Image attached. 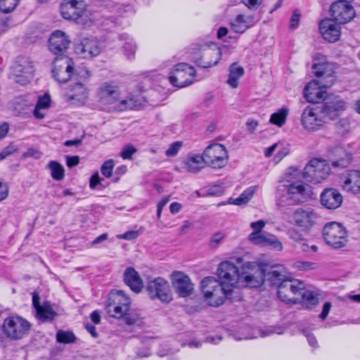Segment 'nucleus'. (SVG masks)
<instances>
[{
    "label": "nucleus",
    "mask_w": 360,
    "mask_h": 360,
    "mask_svg": "<svg viewBox=\"0 0 360 360\" xmlns=\"http://www.w3.org/2000/svg\"><path fill=\"white\" fill-rule=\"evenodd\" d=\"M99 96L103 102L115 103L120 96L118 86L113 82L103 83L99 89Z\"/></svg>",
    "instance_id": "31"
},
{
    "label": "nucleus",
    "mask_w": 360,
    "mask_h": 360,
    "mask_svg": "<svg viewBox=\"0 0 360 360\" xmlns=\"http://www.w3.org/2000/svg\"><path fill=\"white\" fill-rule=\"evenodd\" d=\"M86 6L83 0H63L60 6L61 15L65 19L75 20Z\"/></svg>",
    "instance_id": "26"
},
{
    "label": "nucleus",
    "mask_w": 360,
    "mask_h": 360,
    "mask_svg": "<svg viewBox=\"0 0 360 360\" xmlns=\"http://www.w3.org/2000/svg\"><path fill=\"white\" fill-rule=\"evenodd\" d=\"M101 50L98 41L93 37L82 38L75 46V53L84 58L97 56Z\"/></svg>",
    "instance_id": "19"
},
{
    "label": "nucleus",
    "mask_w": 360,
    "mask_h": 360,
    "mask_svg": "<svg viewBox=\"0 0 360 360\" xmlns=\"http://www.w3.org/2000/svg\"><path fill=\"white\" fill-rule=\"evenodd\" d=\"M288 236L292 240L295 244L296 248H300L303 252L309 251V245L307 243V240L302 236V235L296 229H291L288 231Z\"/></svg>",
    "instance_id": "38"
},
{
    "label": "nucleus",
    "mask_w": 360,
    "mask_h": 360,
    "mask_svg": "<svg viewBox=\"0 0 360 360\" xmlns=\"http://www.w3.org/2000/svg\"><path fill=\"white\" fill-rule=\"evenodd\" d=\"M139 236V232L137 231H129L124 233L117 235V238L124 240H134Z\"/></svg>",
    "instance_id": "58"
},
{
    "label": "nucleus",
    "mask_w": 360,
    "mask_h": 360,
    "mask_svg": "<svg viewBox=\"0 0 360 360\" xmlns=\"http://www.w3.org/2000/svg\"><path fill=\"white\" fill-rule=\"evenodd\" d=\"M323 236L326 243L335 249L345 247L347 243V230L336 221L328 222L324 226Z\"/></svg>",
    "instance_id": "5"
},
{
    "label": "nucleus",
    "mask_w": 360,
    "mask_h": 360,
    "mask_svg": "<svg viewBox=\"0 0 360 360\" xmlns=\"http://www.w3.org/2000/svg\"><path fill=\"white\" fill-rule=\"evenodd\" d=\"M302 333L304 334V335L306 336L307 339V341H308V343L309 344V345L314 348V349H316L318 347L319 345H318V342L316 340V337L312 334L310 332H309L308 330H302Z\"/></svg>",
    "instance_id": "56"
},
{
    "label": "nucleus",
    "mask_w": 360,
    "mask_h": 360,
    "mask_svg": "<svg viewBox=\"0 0 360 360\" xmlns=\"http://www.w3.org/2000/svg\"><path fill=\"white\" fill-rule=\"evenodd\" d=\"M292 266L299 271H309L316 269V264L307 261H297L292 264Z\"/></svg>",
    "instance_id": "50"
},
{
    "label": "nucleus",
    "mask_w": 360,
    "mask_h": 360,
    "mask_svg": "<svg viewBox=\"0 0 360 360\" xmlns=\"http://www.w3.org/2000/svg\"><path fill=\"white\" fill-rule=\"evenodd\" d=\"M183 143L181 141H176L172 143L167 150L165 151V155L167 157H174L177 155Z\"/></svg>",
    "instance_id": "53"
},
{
    "label": "nucleus",
    "mask_w": 360,
    "mask_h": 360,
    "mask_svg": "<svg viewBox=\"0 0 360 360\" xmlns=\"http://www.w3.org/2000/svg\"><path fill=\"white\" fill-rule=\"evenodd\" d=\"M264 268L267 269L265 280L268 281L271 285H275L277 288L289 276L286 269L281 264H276L271 266H264Z\"/></svg>",
    "instance_id": "29"
},
{
    "label": "nucleus",
    "mask_w": 360,
    "mask_h": 360,
    "mask_svg": "<svg viewBox=\"0 0 360 360\" xmlns=\"http://www.w3.org/2000/svg\"><path fill=\"white\" fill-rule=\"evenodd\" d=\"M137 105V101L133 98H128L120 101L115 106V108L122 111L126 110H132Z\"/></svg>",
    "instance_id": "49"
},
{
    "label": "nucleus",
    "mask_w": 360,
    "mask_h": 360,
    "mask_svg": "<svg viewBox=\"0 0 360 360\" xmlns=\"http://www.w3.org/2000/svg\"><path fill=\"white\" fill-rule=\"evenodd\" d=\"M49 50L53 54L62 56H64L63 53L68 49L71 41L64 32L56 30L49 37Z\"/></svg>",
    "instance_id": "22"
},
{
    "label": "nucleus",
    "mask_w": 360,
    "mask_h": 360,
    "mask_svg": "<svg viewBox=\"0 0 360 360\" xmlns=\"http://www.w3.org/2000/svg\"><path fill=\"white\" fill-rule=\"evenodd\" d=\"M331 303L329 302H326L323 304V309L321 313L319 315V317L324 320L328 315V313L331 309Z\"/></svg>",
    "instance_id": "64"
},
{
    "label": "nucleus",
    "mask_w": 360,
    "mask_h": 360,
    "mask_svg": "<svg viewBox=\"0 0 360 360\" xmlns=\"http://www.w3.org/2000/svg\"><path fill=\"white\" fill-rule=\"evenodd\" d=\"M56 340L60 343L70 344L75 342L76 337L71 331L58 330L56 333Z\"/></svg>",
    "instance_id": "45"
},
{
    "label": "nucleus",
    "mask_w": 360,
    "mask_h": 360,
    "mask_svg": "<svg viewBox=\"0 0 360 360\" xmlns=\"http://www.w3.org/2000/svg\"><path fill=\"white\" fill-rule=\"evenodd\" d=\"M201 290L208 304L212 307L221 305L225 299L231 302L241 300L239 292L233 289L226 288L215 278L210 276L201 281Z\"/></svg>",
    "instance_id": "1"
},
{
    "label": "nucleus",
    "mask_w": 360,
    "mask_h": 360,
    "mask_svg": "<svg viewBox=\"0 0 360 360\" xmlns=\"http://www.w3.org/2000/svg\"><path fill=\"white\" fill-rule=\"evenodd\" d=\"M311 68L316 77L322 78L324 86H330L335 81V66L327 62L323 55L315 56Z\"/></svg>",
    "instance_id": "10"
},
{
    "label": "nucleus",
    "mask_w": 360,
    "mask_h": 360,
    "mask_svg": "<svg viewBox=\"0 0 360 360\" xmlns=\"http://www.w3.org/2000/svg\"><path fill=\"white\" fill-rule=\"evenodd\" d=\"M76 22L84 27H89L92 22V14L86 9V6L83 8L81 13L78 15V18L75 19Z\"/></svg>",
    "instance_id": "44"
},
{
    "label": "nucleus",
    "mask_w": 360,
    "mask_h": 360,
    "mask_svg": "<svg viewBox=\"0 0 360 360\" xmlns=\"http://www.w3.org/2000/svg\"><path fill=\"white\" fill-rule=\"evenodd\" d=\"M204 159L202 155L192 154L188 155L184 160V168L191 173H198L203 167Z\"/></svg>",
    "instance_id": "34"
},
{
    "label": "nucleus",
    "mask_w": 360,
    "mask_h": 360,
    "mask_svg": "<svg viewBox=\"0 0 360 360\" xmlns=\"http://www.w3.org/2000/svg\"><path fill=\"white\" fill-rule=\"evenodd\" d=\"M265 226V221L263 220H259L257 221H254L250 224V227L254 229L253 232L261 233V231Z\"/></svg>",
    "instance_id": "60"
},
{
    "label": "nucleus",
    "mask_w": 360,
    "mask_h": 360,
    "mask_svg": "<svg viewBox=\"0 0 360 360\" xmlns=\"http://www.w3.org/2000/svg\"><path fill=\"white\" fill-rule=\"evenodd\" d=\"M330 13L333 19L339 24H345L349 22L355 15L354 8L347 1L340 0L332 4Z\"/></svg>",
    "instance_id": "17"
},
{
    "label": "nucleus",
    "mask_w": 360,
    "mask_h": 360,
    "mask_svg": "<svg viewBox=\"0 0 360 360\" xmlns=\"http://www.w3.org/2000/svg\"><path fill=\"white\" fill-rule=\"evenodd\" d=\"M195 70L187 63H181L176 65L171 70L169 76L170 84L178 88H183L194 82Z\"/></svg>",
    "instance_id": "8"
},
{
    "label": "nucleus",
    "mask_w": 360,
    "mask_h": 360,
    "mask_svg": "<svg viewBox=\"0 0 360 360\" xmlns=\"http://www.w3.org/2000/svg\"><path fill=\"white\" fill-rule=\"evenodd\" d=\"M169 197H165L163 198L157 205V217L158 219H160L161 217V213L163 207L167 204L169 202Z\"/></svg>",
    "instance_id": "59"
},
{
    "label": "nucleus",
    "mask_w": 360,
    "mask_h": 360,
    "mask_svg": "<svg viewBox=\"0 0 360 360\" xmlns=\"http://www.w3.org/2000/svg\"><path fill=\"white\" fill-rule=\"evenodd\" d=\"M331 165L334 167L345 168L352 162V154L342 146H337L328 150Z\"/></svg>",
    "instance_id": "24"
},
{
    "label": "nucleus",
    "mask_w": 360,
    "mask_h": 360,
    "mask_svg": "<svg viewBox=\"0 0 360 360\" xmlns=\"http://www.w3.org/2000/svg\"><path fill=\"white\" fill-rule=\"evenodd\" d=\"M221 51L220 48L207 49L202 52L200 57L195 59V62L202 68H209L216 65L221 59Z\"/></svg>",
    "instance_id": "28"
},
{
    "label": "nucleus",
    "mask_w": 360,
    "mask_h": 360,
    "mask_svg": "<svg viewBox=\"0 0 360 360\" xmlns=\"http://www.w3.org/2000/svg\"><path fill=\"white\" fill-rule=\"evenodd\" d=\"M338 23L335 20L330 18H326L321 21L319 30L325 40L333 43L340 39L341 28Z\"/></svg>",
    "instance_id": "23"
},
{
    "label": "nucleus",
    "mask_w": 360,
    "mask_h": 360,
    "mask_svg": "<svg viewBox=\"0 0 360 360\" xmlns=\"http://www.w3.org/2000/svg\"><path fill=\"white\" fill-rule=\"evenodd\" d=\"M41 153H39L37 150L31 148H29L25 153H23L22 156L24 158H34L38 159L41 157Z\"/></svg>",
    "instance_id": "61"
},
{
    "label": "nucleus",
    "mask_w": 360,
    "mask_h": 360,
    "mask_svg": "<svg viewBox=\"0 0 360 360\" xmlns=\"http://www.w3.org/2000/svg\"><path fill=\"white\" fill-rule=\"evenodd\" d=\"M266 268L256 262H247L241 266L240 278L249 288L259 287L265 281Z\"/></svg>",
    "instance_id": "3"
},
{
    "label": "nucleus",
    "mask_w": 360,
    "mask_h": 360,
    "mask_svg": "<svg viewBox=\"0 0 360 360\" xmlns=\"http://www.w3.org/2000/svg\"><path fill=\"white\" fill-rule=\"evenodd\" d=\"M343 186L345 189L349 188L353 192L360 193V171H353L345 180Z\"/></svg>",
    "instance_id": "37"
},
{
    "label": "nucleus",
    "mask_w": 360,
    "mask_h": 360,
    "mask_svg": "<svg viewBox=\"0 0 360 360\" xmlns=\"http://www.w3.org/2000/svg\"><path fill=\"white\" fill-rule=\"evenodd\" d=\"M32 305L36 311V317L42 322L53 321L57 313L53 309L50 302L40 304V297L37 292H32Z\"/></svg>",
    "instance_id": "21"
},
{
    "label": "nucleus",
    "mask_w": 360,
    "mask_h": 360,
    "mask_svg": "<svg viewBox=\"0 0 360 360\" xmlns=\"http://www.w3.org/2000/svg\"><path fill=\"white\" fill-rule=\"evenodd\" d=\"M330 170L326 160L314 158L305 166L303 177L308 182L317 184L327 178Z\"/></svg>",
    "instance_id": "9"
},
{
    "label": "nucleus",
    "mask_w": 360,
    "mask_h": 360,
    "mask_svg": "<svg viewBox=\"0 0 360 360\" xmlns=\"http://www.w3.org/2000/svg\"><path fill=\"white\" fill-rule=\"evenodd\" d=\"M255 23V18L252 15L239 14L231 21V26L234 32L243 34Z\"/></svg>",
    "instance_id": "32"
},
{
    "label": "nucleus",
    "mask_w": 360,
    "mask_h": 360,
    "mask_svg": "<svg viewBox=\"0 0 360 360\" xmlns=\"http://www.w3.org/2000/svg\"><path fill=\"white\" fill-rule=\"evenodd\" d=\"M114 167L115 162L113 160L110 159L105 161L101 167L102 175L106 178H110L112 176Z\"/></svg>",
    "instance_id": "51"
},
{
    "label": "nucleus",
    "mask_w": 360,
    "mask_h": 360,
    "mask_svg": "<svg viewBox=\"0 0 360 360\" xmlns=\"http://www.w3.org/2000/svg\"><path fill=\"white\" fill-rule=\"evenodd\" d=\"M278 288L277 295L283 302L296 303L298 298L295 296L304 290V283L299 280L288 278L281 283Z\"/></svg>",
    "instance_id": "12"
},
{
    "label": "nucleus",
    "mask_w": 360,
    "mask_h": 360,
    "mask_svg": "<svg viewBox=\"0 0 360 360\" xmlns=\"http://www.w3.org/2000/svg\"><path fill=\"white\" fill-rule=\"evenodd\" d=\"M311 188L302 184L292 183L289 184H280L276 191V205L281 210L285 207L303 203L311 195Z\"/></svg>",
    "instance_id": "2"
},
{
    "label": "nucleus",
    "mask_w": 360,
    "mask_h": 360,
    "mask_svg": "<svg viewBox=\"0 0 360 360\" xmlns=\"http://www.w3.org/2000/svg\"><path fill=\"white\" fill-rule=\"evenodd\" d=\"M75 63L66 56H57L53 62V77L59 83L68 82L75 76Z\"/></svg>",
    "instance_id": "11"
},
{
    "label": "nucleus",
    "mask_w": 360,
    "mask_h": 360,
    "mask_svg": "<svg viewBox=\"0 0 360 360\" xmlns=\"http://www.w3.org/2000/svg\"><path fill=\"white\" fill-rule=\"evenodd\" d=\"M264 245H270L276 250L281 251L283 245L281 241L274 235L266 233Z\"/></svg>",
    "instance_id": "48"
},
{
    "label": "nucleus",
    "mask_w": 360,
    "mask_h": 360,
    "mask_svg": "<svg viewBox=\"0 0 360 360\" xmlns=\"http://www.w3.org/2000/svg\"><path fill=\"white\" fill-rule=\"evenodd\" d=\"M326 91L319 87L315 80L309 82L304 89V96L309 103H319L325 98Z\"/></svg>",
    "instance_id": "33"
},
{
    "label": "nucleus",
    "mask_w": 360,
    "mask_h": 360,
    "mask_svg": "<svg viewBox=\"0 0 360 360\" xmlns=\"http://www.w3.org/2000/svg\"><path fill=\"white\" fill-rule=\"evenodd\" d=\"M123 279L124 283L133 292L139 293L141 291L143 283L139 274L134 268L131 266L127 267L124 272Z\"/></svg>",
    "instance_id": "30"
},
{
    "label": "nucleus",
    "mask_w": 360,
    "mask_h": 360,
    "mask_svg": "<svg viewBox=\"0 0 360 360\" xmlns=\"http://www.w3.org/2000/svg\"><path fill=\"white\" fill-rule=\"evenodd\" d=\"M48 167L51 170L52 178L56 181H61L65 176V170L63 167L56 161H50Z\"/></svg>",
    "instance_id": "40"
},
{
    "label": "nucleus",
    "mask_w": 360,
    "mask_h": 360,
    "mask_svg": "<svg viewBox=\"0 0 360 360\" xmlns=\"http://www.w3.org/2000/svg\"><path fill=\"white\" fill-rule=\"evenodd\" d=\"M321 205L326 209L335 210L342 203V196L336 189L325 188L320 195Z\"/></svg>",
    "instance_id": "27"
},
{
    "label": "nucleus",
    "mask_w": 360,
    "mask_h": 360,
    "mask_svg": "<svg viewBox=\"0 0 360 360\" xmlns=\"http://www.w3.org/2000/svg\"><path fill=\"white\" fill-rule=\"evenodd\" d=\"M124 319L125 321V323L127 325L131 326V325L138 324L139 322L140 318L138 314H136L134 312L130 311V310H129L124 315Z\"/></svg>",
    "instance_id": "54"
},
{
    "label": "nucleus",
    "mask_w": 360,
    "mask_h": 360,
    "mask_svg": "<svg viewBox=\"0 0 360 360\" xmlns=\"http://www.w3.org/2000/svg\"><path fill=\"white\" fill-rule=\"evenodd\" d=\"M30 327L31 325L27 320L15 316L5 319L1 326V330L8 338L20 340L28 334Z\"/></svg>",
    "instance_id": "4"
},
{
    "label": "nucleus",
    "mask_w": 360,
    "mask_h": 360,
    "mask_svg": "<svg viewBox=\"0 0 360 360\" xmlns=\"http://www.w3.org/2000/svg\"><path fill=\"white\" fill-rule=\"evenodd\" d=\"M204 163L214 169H221L227 164L229 155L226 147L220 143L208 146L202 153Z\"/></svg>",
    "instance_id": "7"
},
{
    "label": "nucleus",
    "mask_w": 360,
    "mask_h": 360,
    "mask_svg": "<svg viewBox=\"0 0 360 360\" xmlns=\"http://www.w3.org/2000/svg\"><path fill=\"white\" fill-rule=\"evenodd\" d=\"M265 233L252 232L249 235L248 239L255 245H264Z\"/></svg>",
    "instance_id": "52"
},
{
    "label": "nucleus",
    "mask_w": 360,
    "mask_h": 360,
    "mask_svg": "<svg viewBox=\"0 0 360 360\" xmlns=\"http://www.w3.org/2000/svg\"><path fill=\"white\" fill-rule=\"evenodd\" d=\"M100 177L98 172L94 174L90 178L89 181V186L91 189H94L96 188L98 185L100 184Z\"/></svg>",
    "instance_id": "63"
},
{
    "label": "nucleus",
    "mask_w": 360,
    "mask_h": 360,
    "mask_svg": "<svg viewBox=\"0 0 360 360\" xmlns=\"http://www.w3.org/2000/svg\"><path fill=\"white\" fill-rule=\"evenodd\" d=\"M300 13L297 10L294 11L290 20V29L295 30L298 27Z\"/></svg>",
    "instance_id": "57"
},
{
    "label": "nucleus",
    "mask_w": 360,
    "mask_h": 360,
    "mask_svg": "<svg viewBox=\"0 0 360 360\" xmlns=\"http://www.w3.org/2000/svg\"><path fill=\"white\" fill-rule=\"evenodd\" d=\"M120 39L124 41L122 46L124 55L128 59H133L136 50V45L134 39L127 34H121Z\"/></svg>",
    "instance_id": "36"
},
{
    "label": "nucleus",
    "mask_w": 360,
    "mask_h": 360,
    "mask_svg": "<svg viewBox=\"0 0 360 360\" xmlns=\"http://www.w3.org/2000/svg\"><path fill=\"white\" fill-rule=\"evenodd\" d=\"M20 0H0V12L8 13L13 11Z\"/></svg>",
    "instance_id": "47"
},
{
    "label": "nucleus",
    "mask_w": 360,
    "mask_h": 360,
    "mask_svg": "<svg viewBox=\"0 0 360 360\" xmlns=\"http://www.w3.org/2000/svg\"><path fill=\"white\" fill-rule=\"evenodd\" d=\"M79 163V158L78 156H66V165L71 168L77 166Z\"/></svg>",
    "instance_id": "62"
},
{
    "label": "nucleus",
    "mask_w": 360,
    "mask_h": 360,
    "mask_svg": "<svg viewBox=\"0 0 360 360\" xmlns=\"http://www.w3.org/2000/svg\"><path fill=\"white\" fill-rule=\"evenodd\" d=\"M136 151V150L133 146L127 145L123 148L120 156L124 160H130Z\"/></svg>",
    "instance_id": "55"
},
{
    "label": "nucleus",
    "mask_w": 360,
    "mask_h": 360,
    "mask_svg": "<svg viewBox=\"0 0 360 360\" xmlns=\"http://www.w3.org/2000/svg\"><path fill=\"white\" fill-rule=\"evenodd\" d=\"M257 187H250L245 190L239 197L233 200V204L236 205H240L247 203L253 196Z\"/></svg>",
    "instance_id": "43"
},
{
    "label": "nucleus",
    "mask_w": 360,
    "mask_h": 360,
    "mask_svg": "<svg viewBox=\"0 0 360 360\" xmlns=\"http://www.w3.org/2000/svg\"><path fill=\"white\" fill-rule=\"evenodd\" d=\"M219 281L226 286V288L233 289L240 278L238 268L230 262L224 261L220 263L217 269Z\"/></svg>",
    "instance_id": "15"
},
{
    "label": "nucleus",
    "mask_w": 360,
    "mask_h": 360,
    "mask_svg": "<svg viewBox=\"0 0 360 360\" xmlns=\"http://www.w3.org/2000/svg\"><path fill=\"white\" fill-rule=\"evenodd\" d=\"M318 217L316 212L311 207L297 208L292 214L295 224L304 230L312 227Z\"/></svg>",
    "instance_id": "20"
},
{
    "label": "nucleus",
    "mask_w": 360,
    "mask_h": 360,
    "mask_svg": "<svg viewBox=\"0 0 360 360\" xmlns=\"http://www.w3.org/2000/svg\"><path fill=\"white\" fill-rule=\"evenodd\" d=\"M172 284L176 292L182 297L189 296L193 290L190 278L180 271L174 273Z\"/></svg>",
    "instance_id": "25"
},
{
    "label": "nucleus",
    "mask_w": 360,
    "mask_h": 360,
    "mask_svg": "<svg viewBox=\"0 0 360 360\" xmlns=\"http://www.w3.org/2000/svg\"><path fill=\"white\" fill-rule=\"evenodd\" d=\"M299 295L302 297V302L309 307V306H315L318 303V298L313 292L305 290L299 292Z\"/></svg>",
    "instance_id": "46"
},
{
    "label": "nucleus",
    "mask_w": 360,
    "mask_h": 360,
    "mask_svg": "<svg viewBox=\"0 0 360 360\" xmlns=\"http://www.w3.org/2000/svg\"><path fill=\"white\" fill-rule=\"evenodd\" d=\"M146 290L151 299H158L167 303L172 300L169 284L161 277L148 281Z\"/></svg>",
    "instance_id": "14"
},
{
    "label": "nucleus",
    "mask_w": 360,
    "mask_h": 360,
    "mask_svg": "<svg viewBox=\"0 0 360 360\" xmlns=\"http://www.w3.org/2000/svg\"><path fill=\"white\" fill-rule=\"evenodd\" d=\"M51 98L49 94H44L38 98L37 104L33 111L34 116L37 119H42L44 117V114L39 112L41 109L48 108L50 105Z\"/></svg>",
    "instance_id": "39"
},
{
    "label": "nucleus",
    "mask_w": 360,
    "mask_h": 360,
    "mask_svg": "<svg viewBox=\"0 0 360 360\" xmlns=\"http://www.w3.org/2000/svg\"><path fill=\"white\" fill-rule=\"evenodd\" d=\"M130 300L122 290L112 291L109 295L108 303L105 309L107 313L113 318H124L129 311Z\"/></svg>",
    "instance_id": "6"
},
{
    "label": "nucleus",
    "mask_w": 360,
    "mask_h": 360,
    "mask_svg": "<svg viewBox=\"0 0 360 360\" xmlns=\"http://www.w3.org/2000/svg\"><path fill=\"white\" fill-rule=\"evenodd\" d=\"M345 110V102L340 97L328 98L323 103L317 106V110L321 111L322 117L329 120L336 119Z\"/></svg>",
    "instance_id": "16"
},
{
    "label": "nucleus",
    "mask_w": 360,
    "mask_h": 360,
    "mask_svg": "<svg viewBox=\"0 0 360 360\" xmlns=\"http://www.w3.org/2000/svg\"><path fill=\"white\" fill-rule=\"evenodd\" d=\"M13 75L16 83L21 85L27 84L34 75L32 60L27 57H18L13 66Z\"/></svg>",
    "instance_id": "13"
},
{
    "label": "nucleus",
    "mask_w": 360,
    "mask_h": 360,
    "mask_svg": "<svg viewBox=\"0 0 360 360\" xmlns=\"http://www.w3.org/2000/svg\"><path fill=\"white\" fill-rule=\"evenodd\" d=\"M244 74V69L241 66H238L236 63H233L229 68V75L227 83L233 88L238 86V79Z\"/></svg>",
    "instance_id": "35"
},
{
    "label": "nucleus",
    "mask_w": 360,
    "mask_h": 360,
    "mask_svg": "<svg viewBox=\"0 0 360 360\" xmlns=\"http://www.w3.org/2000/svg\"><path fill=\"white\" fill-rule=\"evenodd\" d=\"M324 120L321 111L317 110V106L306 108L301 117L302 124L308 131H316L320 129L325 122Z\"/></svg>",
    "instance_id": "18"
},
{
    "label": "nucleus",
    "mask_w": 360,
    "mask_h": 360,
    "mask_svg": "<svg viewBox=\"0 0 360 360\" xmlns=\"http://www.w3.org/2000/svg\"><path fill=\"white\" fill-rule=\"evenodd\" d=\"M288 110L281 108L278 111L273 113L270 117V122L278 127L283 126L288 116Z\"/></svg>",
    "instance_id": "41"
},
{
    "label": "nucleus",
    "mask_w": 360,
    "mask_h": 360,
    "mask_svg": "<svg viewBox=\"0 0 360 360\" xmlns=\"http://www.w3.org/2000/svg\"><path fill=\"white\" fill-rule=\"evenodd\" d=\"M69 90L70 92H68L67 96L70 100L76 99L85 94L84 84L80 81L76 82L74 85H71Z\"/></svg>",
    "instance_id": "42"
}]
</instances>
